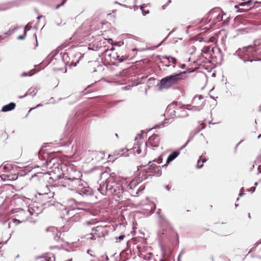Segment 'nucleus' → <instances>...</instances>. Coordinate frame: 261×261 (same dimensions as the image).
Instances as JSON below:
<instances>
[{
    "mask_svg": "<svg viewBox=\"0 0 261 261\" xmlns=\"http://www.w3.org/2000/svg\"><path fill=\"white\" fill-rule=\"evenodd\" d=\"M36 179L37 180L43 182L42 187L38 188L37 194L35 195L38 196V197L46 196L47 195V193H48L49 196H54V192H51L49 186L46 184V182H49V179H52V177L50 176L48 173H36L30 178V179Z\"/></svg>",
    "mask_w": 261,
    "mask_h": 261,
    "instance_id": "f257e3e1",
    "label": "nucleus"
},
{
    "mask_svg": "<svg viewBox=\"0 0 261 261\" xmlns=\"http://www.w3.org/2000/svg\"><path fill=\"white\" fill-rule=\"evenodd\" d=\"M186 73V71H182L179 73H174L163 77L157 84L159 90L161 91L164 89H168L173 85L177 84L180 81L184 79V75Z\"/></svg>",
    "mask_w": 261,
    "mask_h": 261,
    "instance_id": "f03ea898",
    "label": "nucleus"
},
{
    "mask_svg": "<svg viewBox=\"0 0 261 261\" xmlns=\"http://www.w3.org/2000/svg\"><path fill=\"white\" fill-rule=\"evenodd\" d=\"M236 55L245 63L252 62L253 60L251 57L257 56H261V51H259L255 47L249 45L243 48H239L236 51Z\"/></svg>",
    "mask_w": 261,
    "mask_h": 261,
    "instance_id": "7ed1b4c3",
    "label": "nucleus"
},
{
    "mask_svg": "<svg viewBox=\"0 0 261 261\" xmlns=\"http://www.w3.org/2000/svg\"><path fill=\"white\" fill-rule=\"evenodd\" d=\"M81 172L72 167L67 169L66 173H63V178L68 181L69 186H71L73 189L76 188L77 186H82V184H81Z\"/></svg>",
    "mask_w": 261,
    "mask_h": 261,
    "instance_id": "20e7f679",
    "label": "nucleus"
},
{
    "mask_svg": "<svg viewBox=\"0 0 261 261\" xmlns=\"http://www.w3.org/2000/svg\"><path fill=\"white\" fill-rule=\"evenodd\" d=\"M39 212H36L34 208H21L17 207V224L26 221L35 223L36 220H33V217H37Z\"/></svg>",
    "mask_w": 261,
    "mask_h": 261,
    "instance_id": "39448f33",
    "label": "nucleus"
},
{
    "mask_svg": "<svg viewBox=\"0 0 261 261\" xmlns=\"http://www.w3.org/2000/svg\"><path fill=\"white\" fill-rule=\"evenodd\" d=\"M109 192L119 199H122L124 190L120 181H116L112 177L109 178Z\"/></svg>",
    "mask_w": 261,
    "mask_h": 261,
    "instance_id": "423d86ee",
    "label": "nucleus"
},
{
    "mask_svg": "<svg viewBox=\"0 0 261 261\" xmlns=\"http://www.w3.org/2000/svg\"><path fill=\"white\" fill-rule=\"evenodd\" d=\"M37 153L39 159L42 161H44V163L41 165V166L51 169L53 168L54 166H57V167H55V168H58L59 165H56L55 163L56 159L54 158L50 159L47 153H42L41 151H39Z\"/></svg>",
    "mask_w": 261,
    "mask_h": 261,
    "instance_id": "0eeeda50",
    "label": "nucleus"
},
{
    "mask_svg": "<svg viewBox=\"0 0 261 261\" xmlns=\"http://www.w3.org/2000/svg\"><path fill=\"white\" fill-rule=\"evenodd\" d=\"M158 238L160 242H163L165 240L171 241L172 238H175L177 240V242L178 243L179 240L178 238V234L176 232L174 231L173 230H167L164 228H162L159 230Z\"/></svg>",
    "mask_w": 261,
    "mask_h": 261,
    "instance_id": "6e6552de",
    "label": "nucleus"
},
{
    "mask_svg": "<svg viewBox=\"0 0 261 261\" xmlns=\"http://www.w3.org/2000/svg\"><path fill=\"white\" fill-rule=\"evenodd\" d=\"M62 207H61V209L64 210L67 215L72 216L74 215V214L72 212L76 210H80L79 208L76 207V204H75V200L74 199H69L67 200V205H63L61 204Z\"/></svg>",
    "mask_w": 261,
    "mask_h": 261,
    "instance_id": "1a4fd4ad",
    "label": "nucleus"
},
{
    "mask_svg": "<svg viewBox=\"0 0 261 261\" xmlns=\"http://www.w3.org/2000/svg\"><path fill=\"white\" fill-rule=\"evenodd\" d=\"M80 186H77L76 188H77L76 192L82 196L84 198H88L89 196H91L93 195V191L89 187H83V188H80Z\"/></svg>",
    "mask_w": 261,
    "mask_h": 261,
    "instance_id": "9d476101",
    "label": "nucleus"
},
{
    "mask_svg": "<svg viewBox=\"0 0 261 261\" xmlns=\"http://www.w3.org/2000/svg\"><path fill=\"white\" fill-rule=\"evenodd\" d=\"M30 199L24 196H18L17 194V206L21 208H33L29 206Z\"/></svg>",
    "mask_w": 261,
    "mask_h": 261,
    "instance_id": "9b49d317",
    "label": "nucleus"
},
{
    "mask_svg": "<svg viewBox=\"0 0 261 261\" xmlns=\"http://www.w3.org/2000/svg\"><path fill=\"white\" fill-rule=\"evenodd\" d=\"M34 168L33 166L30 165L23 167L17 166V177L25 176L28 173L31 171Z\"/></svg>",
    "mask_w": 261,
    "mask_h": 261,
    "instance_id": "f8f14e48",
    "label": "nucleus"
},
{
    "mask_svg": "<svg viewBox=\"0 0 261 261\" xmlns=\"http://www.w3.org/2000/svg\"><path fill=\"white\" fill-rule=\"evenodd\" d=\"M234 8L237 10V12L239 13L247 11L250 9L246 2L239 3L234 6Z\"/></svg>",
    "mask_w": 261,
    "mask_h": 261,
    "instance_id": "ddd939ff",
    "label": "nucleus"
},
{
    "mask_svg": "<svg viewBox=\"0 0 261 261\" xmlns=\"http://www.w3.org/2000/svg\"><path fill=\"white\" fill-rule=\"evenodd\" d=\"M109 178H108L106 180L105 182L103 184H100L99 187L98 188V190L100 192V193L105 195L107 194V192H109Z\"/></svg>",
    "mask_w": 261,
    "mask_h": 261,
    "instance_id": "4468645a",
    "label": "nucleus"
},
{
    "mask_svg": "<svg viewBox=\"0 0 261 261\" xmlns=\"http://www.w3.org/2000/svg\"><path fill=\"white\" fill-rule=\"evenodd\" d=\"M179 150H174L172 151L168 156L166 161V163L162 166V167H164L167 166L170 162L174 160L179 154Z\"/></svg>",
    "mask_w": 261,
    "mask_h": 261,
    "instance_id": "2eb2a0df",
    "label": "nucleus"
},
{
    "mask_svg": "<svg viewBox=\"0 0 261 261\" xmlns=\"http://www.w3.org/2000/svg\"><path fill=\"white\" fill-rule=\"evenodd\" d=\"M47 193V195L46 196L38 197V196L35 195V197L38 199H40L42 201H46L48 203V205H54L55 202V200H53L54 196H50Z\"/></svg>",
    "mask_w": 261,
    "mask_h": 261,
    "instance_id": "dca6fc26",
    "label": "nucleus"
},
{
    "mask_svg": "<svg viewBox=\"0 0 261 261\" xmlns=\"http://www.w3.org/2000/svg\"><path fill=\"white\" fill-rule=\"evenodd\" d=\"M16 106V105L15 102H10L9 103L4 106L2 108L1 111L3 112H7L12 111L15 108Z\"/></svg>",
    "mask_w": 261,
    "mask_h": 261,
    "instance_id": "f3484780",
    "label": "nucleus"
},
{
    "mask_svg": "<svg viewBox=\"0 0 261 261\" xmlns=\"http://www.w3.org/2000/svg\"><path fill=\"white\" fill-rule=\"evenodd\" d=\"M1 180L11 181L16 179V174H14L12 175L4 174L0 176Z\"/></svg>",
    "mask_w": 261,
    "mask_h": 261,
    "instance_id": "a211bd4d",
    "label": "nucleus"
},
{
    "mask_svg": "<svg viewBox=\"0 0 261 261\" xmlns=\"http://www.w3.org/2000/svg\"><path fill=\"white\" fill-rule=\"evenodd\" d=\"M185 106L186 105H182L180 102H178L177 101H174L168 105L167 110L169 111L172 109H174L175 107H178L179 108L181 109Z\"/></svg>",
    "mask_w": 261,
    "mask_h": 261,
    "instance_id": "6ab92c4d",
    "label": "nucleus"
},
{
    "mask_svg": "<svg viewBox=\"0 0 261 261\" xmlns=\"http://www.w3.org/2000/svg\"><path fill=\"white\" fill-rule=\"evenodd\" d=\"M16 29V27H15L12 29H10L7 32L5 33L4 34L0 35V40H4L7 36H10L12 34L14 33Z\"/></svg>",
    "mask_w": 261,
    "mask_h": 261,
    "instance_id": "aec40b11",
    "label": "nucleus"
},
{
    "mask_svg": "<svg viewBox=\"0 0 261 261\" xmlns=\"http://www.w3.org/2000/svg\"><path fill=\"white\" fill-rule=\"evenodd\" d=\"M60 55L61 56L62 60L63 62L65 64L67 65L70 60L68 54L67 53H61Z\"/></svg>",
    "mask_w": 261,
    "mask_h": 261,
    "instance_id": "412c9836",
    "label": "nucleus"
},
{
    "mask_svg": "<svg viewBox=\"0 0 261 261\" xmlns=\"http://www.w3.org/2000/svg\"><path fill=\"white\" fill-rule=\"evenodd\" d=\"M110 56L114 59L116 60H118L119 61V62H122L124 61H125L126 58H125V57L123 56H120V55H118L117 54H116V55H110Z\"/></svg>",
    "mask_w": 261,
    "mask_h": 261,
    "instance_id": "4be33fe9",
    "label": "nucleus"
},
{
    "mask_svg": "<svg viewBox=\"0 0 261 261\" xmlns=\"http://www.w3.org/2000/svg\"><path fill=\"white\" fill-rule=\"evenodd\" d=\"M158 138V135L156 134H153L151 136L149 137L148 139V143L146 142L145 145L147 146L148 145V144H149V145H151V144H153L154 142L155 141L156 139H157Z\"/></svg>",
    "mask_w": 261,
    "mask_h": 261,
    "instance_id": "5701e85b",
    "label": "nucleus"
},
{
    "mask_svg": "<svg viewBox=\"0 0 261 261\" xmlns=\"http://www.w3.org/2000/svg\"><path fill=\"white\" fill-rule=\"evenodd\" d=\"M206 161L207 160L205 158H203L201 160V156H200L197 161V168L198 169L201 168L203 167V164L206 162Z\"/></svg>",
    "mask_w": 261,
    "mask_h": 261,
    "instance_id": "b1692460",
    "label": "nucleus"
},
{
    "mask_svg": "<svg viewBox=\"0 0 261 261\" xmlns=\"http://www.w3.org/2000/svg\"><path fill=\"white\" fill-rule=\"evenodd\" d=\"M45 257V261H55V256L54 254L47 253Z\"/></svg>",
    "mask_w": 261,
    "mask_h": 261,
    "instance_id": "393cba45",
    "label": "nucleus"
},
{
    "mask_svg": "<svg viewBox=\"0 0 261 261\" xmlns=\"http://www.w3.org/2000/svg\"><path fill=\"white\" fill-rule=\"evenodd\" d=\"M153 255L151 252H149L144 257V259L147 261H151L152 259L154 260Z\"/></svg>",
    "mask_w": 261,
    "mask_h": 261,
    "instance_id": "a878e982",
    "label": "nucleus"
},
{
    "mask_svg": "<svg viewBox=\"0 0 261 261\" xmlns=\"http://www.w3.org/2000/svg\"><path fill=\"white\" fill-rule=\"evenodd\" d=\"M34 74V73H32V71L29 72H24L21 74L20 76L21 77H26V76H31Z\"/></svg>",
    "mask_w": 261,
    "mask_h": 261,
    "instance_id": "bb28decb",
    "label": "nucleus"
},
{
    "mask_svg": "<svg viewBox=\"0 0 261 261\" xmlns=\"http://www.w3.org/2000/svg\"><path fill=\"white\" fill-rule=\"evenodd\" d=\"M247 4H248L250 8L251 9V7H253L255 6V4L258 3V2H254L253 0H248L246 1Z\"/></svg>",
    "mask_w": 261,
    "mask_h": 261,
    "instance_id": "cd10ccee",
    "label": "nucleus"
},
{
    "mask_svg": "<svg viewBox=\"0 0 261 261\" xmlns=\"http://www.w3.org/2000/svg\"><path fill=\"white\" fill-rule=\"evenodd\" d=\"M6 186L8 187V190L12 191V192H14V191L16 190L15 186L13 185L7 184Z\"/></svg>",
    "mask_w": 261,
    "mask_h": 261,
    "instance_id": "c85d7f7f",
    "label": "nucleus"
},
{
    "mask_svg": "<svg viewBox=\"0 0 261 261\" xmlns=\"http://www.w3.org/2000/svg\"><path fill=\"white\" fill-rule=\"evenodd\" d=\"M162 256L163 258L161 259L160 261H169V256L167 255L164 252H162Z\"/></svg>",
    "mask_w": 261,
    "mask_h": 261,
    "instance_id": "c756f323",
    "label": "nucleus"
},
{
    "mask_svg": "<svg viewBox=\"0 0 261 261\" xmlns=\"http://www.w3.org/2000/svg\"><path fill=\"white\" fill-rule=\"evenodd\" d=\"M160 217L162 220V222L163 223H165L167 224L168 225H170V223L169 221L166 219L165 217H164L163 215L160 216Z\"/></svg>",
    "mask_w": 261,
    "mask_h": 261,
    "instance_id": "7c9ffc66",
    "label": "nucleus"
},
{
    "mask_svg": "<svg viewBox=\"0 0 261 261\" xmlns=\"http://www.w3.org/2000/svg\"><path fill=\"white\" fill-rule=\"evenodd\" d=\"M186 109L188 110L192 111H200L201 109V108H199V107H196V106H193L191 108H186Z\"/></svg>",
    "mask_w": 261,
    "mask_h": 261,
    "instance_id": "2f4dec72",
    "label": "nucleus"
},
{
    "mask_svg": "<svg viewBox=\"0 0 261 261\" xmlns=\"http://www.w3.org/2000/svg\"><path fill=\"white\" fill-rule=\"evenodd\" d=\"M85 238L87 240H95L96 239L95 236L92 233H90V234H87L85 236Z\"/></svg>",
    "mask_w": 261,
    "mask_h": 261,
    "instance_id": "473e14b6",
    "label": "nucleus"
},
{
    "mask_svg": "<svg viewBox=\"0 0 261 261\" xmlns=\"http://www.w3.org/2000/svg\"><path fill=\"white\" fill-rule=\"evenodd\" d=\"M182 112L184 113V114L182 115L177 116V117L184 118L189 116V114L185 112V110H184Z\"/></svg>",
    "mask_w": 261,
    "mask_h": 261,
    "instance_id": "72a5a7b5",
    "label": "nucleus"
},
{
    "mask_svg": "<svg viewBox=\"0 0 261 261\" xmlns=\"http://www.w3.org/2000/svg\"><path fill=\"white\" fill-rule=\"evenodd\" d=\"M153 173L158 176H160L162 174V171L160 169H158L157 170L154 169V172Z\"/></svg>",
    "mask_w": 261,
    "mask_h": 261,
    "instance_id": "f704fd0d",
    "label": "nucleus"
},
{
    "mask_svg": "<svg viewBox=\"0 0 261 261\" xmlns=\"http://www.w3.org/2000/svg\"><path fill=\"white\" fill-rule=\"evenodd\" d=\"M127 37V38H130V39H135V40H137V37L134 36V35H133L132 34H127L125 35Z\"/></svg>",
    "mask_w": 261,
    "mask_h": 261,
    "instance_id": "c9c22d12",
    "label": "nucleus"
},
{
    "mask_svg": "<svg viewBox=\"0 0 261 261\" xmlns=\"http://www.w3.org/2000/svg\"><path fill=\"white\" fill-rule=\"evenodd\" d=\"M144 171L145 173H153L154 172V170L151 168V167L149 166L147 169H144Z\"/></svg>",
    "mask_w": 261,
    "mask_h": 261,
    "instance_id": "e433bc0d",
    "label": "nucleus"
},
{
    "mask_svg": "<svg viewBox=\"0 0 261 261\" xmlns=\"http://www.w3.org/2000/svg\"><path fill=\"white\" fill-rule=\"evenodd\" d=\"M36 93H37V90L35 88L32 92H31L30 93H28L25 95H32L33 96H34L35 95H36Z\"/></svg>",
    "mask_w": 261,
    "mask_h": 261,
    "instance_id": "4c0bfd02",
    "label": "nucleus"
},
{
    "mask_svg": "<svg viewBox=\"0 0 261 261\" xmlns=\"http://www.w3.org/2000/svg\"><path fill=\"white\" fill-rule=\"evenodd\" d=\"M210 51V48L208 47H205L202 49V53L207 54Z\"/></svg>",
    "mask_w": 261,
    "mask_h": 261,
    "instance_id": "58836bf2",
    "label": "nucleus"
},
{
    "mask_svg": "<svg viewBox=\"0 0 261 261\" xmlns=\"http://www.w3.org/2000/svg\"><path fill=\"white\" fill-rule=\"evenodd\" d=\"M170 60H171L170 62H171L174 64L173 67H175V65H176V64L177 63L176 59L175 58H174V57H171Z\"/></svg>",
    "mask_w": 261,
    "mask_h": 261,
    "instance_id": "ea45409f",
    "label": "nucleus"
},
{
    "mask_svg": "<svg viewBox=\"0 0 261 261\" xmlns=\"http://www.w3.org/2000/svg\"><path fill=\"white\" fill-rule=\"evenodd\" d=\"M26 34H27V33H25V32H24V33L23 35H20L18 37H17V39L23 40L26 36Z\"/></svg>",
    "mask_w": 261,
    "mask_h": 261,
    "instance_id": "a19ab883",
    "label": "nucleus"
},
{
    "mask_svg": "<svg viewBox=\"0 0 261 261\" xmlns=\"http://www.w3.org/2000/svg\"><path fill=\"white\" fill-rule=\"evenodd\" d=\"M31 28L32 27L31 25H30L29 24H27L25 26L24 28V32H25V33H27L28 31L31 30Z\"/></svg>",
    "mask_w": 261,
    "mask_h": 261,
    "instance_id": "79ce46f5",
    "label": "nucleus"
},
{
    "mask_svg": "<svg viewBox=\"0 0 261 261\" xmlns=\"http://www.w3.org/2000/svg\"><path fill=\"white\" fill-rule=\"evenodd\" d=\"M42 106V105L41 103H39V104H38L36 107L31 108V109L29 111V112H28L27 114L26 115V116H27L29 115V114L31 112V111L32 110H34V109H36V108H37L40 107H41V106Z\"/></svg>",
    "mask_w": 261,
    "mask_h": 261,
    "instance_id": "37998d69",
    "label": "nucleus"
},
{
    "mask_svg": "<svg viewBox=\"0 0 261 261\" xmlns=\"http://www.w3.org/2000/svg\"><path fill=\"white\" fill-rule=\"evenodd\" d=\"M163 159L161 156H160L158 159H155L153 162H156L158 164H160L162 162Z\"/></svg>",
    "mask_w": 261,
    "mask_h": 261,
    "instance_id": "c03bdc74",
    "label": "nucleus"
},
{
    "mask_svg": "<svg viewBox=\"0 0 261 261\" xmlns=\"http://www.w3.org/2000/svg\"><path fill=\"white\" fill-rule=\"evenodd\" d=\"M190 141V139H189L187 142L186 143L183 145L182 146L180 149H179V150H182L184 148H185L187 145L188 144H189V142Z\"/></svg>",
    "mask_w": 261,
    "mask_h": 261,
    "instance_id": "a18cd8bd",
    "label": "nucleus"
},
{
    "mask_svg": "<svg viewBox=\"0 0 261 261\" xmlns=\"http://www.w3.org/2000/svg\"><path fill=\"white\" fill-rule=\"evenodd\" d=\"M256 189V188L254 187H252L250 188V189H248V191L249 192H251V193H253L255 192Z\"/></svg>",
    "mask_w": 261,
    "mask_h": 261,
    "instance_id": "49530a36",
    "label": "nucleus"
},
{
    "mask_svg": "<svg viewBox=\"0 0 261 261\" xmlns=\"http://www.w3.org/2000/svg\"><path fill=\"white\" fill-rule=\"evenodd\" d=\"M244 194V188H243V187H242V188L240 189V192H239V197H241V196H242Z\"/></svg>",
    "mask_w": 261,
    "mask_h": 261,
    "instance_id": "de8ad7c7",
    "label": "nucleus"
},
{
    "mask_svg": "<svg viewBox=\"0 0 261 261\" xmlns=\"http://www.w3.org/2000/svg\"><path fill=\"white\" fill-rule=\"evenodd\" d=\"M124 238H125V235L124 234H121L120 236H119L118 237H116V239H118L120 241L123 240V239Z\"/></svg>",
    "mask_w": 261,
    "mask_h": 261,
    "instance_id": "09e8293b",
    "label": "nucleus"
},
{
    "mask_svg": "<svg viewBox=\"0 0 261 261\" xmlns=\"http://www.w3.org/2000/svg\"><path fill=\"white\" fill-rule=\"evenodd\" d=\"M71 142L68 141V142H66L65 144H63L61 145L62 146H65V147H69V146L71 145Z\"/></svg>",
    "mask_w": 261,
    "mask_h": 261,
    "instance_id": "8fccbe9b",
    "label": "nucleus"
},
{
    "mask_svg": "<svg viewBox=\"0 0 261 261\" xmlns=\"http://www.w3.org/2000/svg\"><path fill=\"white\" fill-rule=\"evenodd\" d=\"M151 168H152L153 170H154V169H155L156 168H158L159 167L157 166L155 164H153V163H152L149 166Z\"/></svg>",
    "mask_w": 261,
    "mask_h": 261,
    "instance_id": "3c124183",
    "label": "nucleus"
},
{
    "mask_svg": "<svg viewBox=\"0 0 261 261\" xmlns=\"http://www.w3.org/2000/svg\"><path fill=\"white\" fill-rule=\"evenodd\" d=\"M171 56H163V58H165V59L168 60V63L170 62V59H171Z\"/></svg>",
    "mask_w": 261,
    "mask_h": 261,
    "instance_id": "603ef678",
    "label": "nucleus"
},
{
    "mask_svg": "<svg viewBox=\"0 0 261 261\" xmlns=\"http://www.w3.org/2000/svg\"><path fill=\"white\" fill-rule=\"evenodd\" d=\"M174 31V30H172V31H171L168 35L166 36V37L163 40L162 42L165 41L170 36V35Z\"/></svg>",
    "mask_w": 261,
    "mask_h": 261,
    "instance_id": "864d4df0",
    "label": "nucleus"
},
{
    "mask_svg": "<svg viewBox=\"0 0 261 261\" xmlns=\"http://www.w3.org/2000/svg\"><path fill=\"white\" fill-rule=\"evenodd\" d=\"M149 13V10H144L142 12V15L143 16H145L146 15L148 14Z\"/></svg>",
    "mask_w": 261,
    "mask_h": 261,
    "instance_id": "5fc2aeb1",
    "label": "nucleus"
},
{
    "mask_svg": "<svg viewBox=\"0 0 261 261\" xmlns=\"http://www.w3.org/2000/svg\"><path fill=\"white\" fill-rule=\"evenodd\" d=\"M163 126V125L162 124H160L159 125H156L154 127H152L151 128H150L148 131L150 130L151 129H153V128H161Z\"/></svg>",
    "mask_w": 261,
    "mask_h": 261,
    "instance_id": "6e6d98bb",
    "label": "nucleus"
},
{
    "mask_svg": "<svg viewBox=\"0 0 261 261\" xmlns=\"http://www.w3.org/2000/svg\"><path fill=\"white\" fill-rule=\"evenodd\" d=\"M253 59H252L253 61H258L261 60V58L257 57L256 56H255L254 57H253Z\"/></svg>",
    "mask_w": 261,
    "mask_h": 261,
    "instance_id": "4d7b16f0",
    "label": "nucleus"
},
{
    "mask_svg": "<svg viewBox=\"0 0 261 261\" xmlns=\"http://www.w3.org/2000/svg\"><path fill=\"white\" fill-rule=\"evenodd\" d=\"M152 147H158L159 146V143H153L150 145Z\"/></svg>",
    "mask_w": 261,
    "mask_h": 261,
    "instance_id": "13d9d810",
    "label": "nucleus"
},
{
    "mask_svg": "<svg viewBox=\"0 0 261 261\" xmlns=\"http://www.w3.org/2000/svg\"><path fill=\"white\" fill-rule=\"evenodd\" d=\"M216 10H218V11H220V10L219 9H213V10H211L210 12H209V14H212Z\"/></svg>",
    "mask_w": 261,
    "mask_h": 261,
    "instance_id": "bf43d9fd",
    "label": "nucleus"
},
{
    "mask_svg": "<svg viewBox=\"0 0 261 261\" xmlns=\"http://www.w3.org/2000/svg\"><path fill=\"white\" fill-rule=\"evenodd\" d=\"M8 240H7V241H6L5 242H3V241L0 242V248H1L2 245L7 243Z\"/></svg>",
    "mask_w": 261,
    "mask_h": 261,
    "instance_id": "052dcab7",
    "label": "nucleus"
},
{
    "mask_svg": "<svg viewBox=\"0 0 261 261\" xmlns=\"http://www.w3.org/2000/svg\"><path fill=\"white\" fill-rule=\"evenodd\" d=\"M122 100H116V101H114L113 102V105H117L118 104V103L121 102Z\"/></svg>",
    "mask_w": 261,
    "mask_h": 261,
    "instance_id": "680f3d73",
    "label": "nucleus"
},
{
    "mask_svg": "<svg viewBox=\"0 0 261 261\" xmlns=\"http://www.w3.org/2000/svg\"><path fill=\"white\" fill-rule=\"evenodd\" d=\"M144 7H145V5H142L140 6V9L142 12L144 10Z\"/></svg>",
    "mask_w": 261,
    "mask_h": 261,
    "instance_id": "e2e57ef3",
    "label": "nucleus"
},
{
    "mask_svg": "<svg viewBox=\"0 0 261 261\" xmlns=\"http://www.w3.org/2000/svg\"><path fill=\"white\" fill-rule=\"evenodd\" d=\"M255 248L256 247L254 246V247H252V248H251L248 252V253H250V252L253 251L254 250H255Z\"/></svg>",
    "mask_w": 261,
    "mask_h": 261,
    "instance_id": "0e129e2a",
    "label": "nucleus"
},
{
    "mask_svg": "<svg viewBox=\"0 0 261 261\" xmlns=\"http://www.w3.org/2000/svg\"><path fill=\"white\" fill-rule=\"evenodd\" d=\"M136 151H137L138 154H140L141 152V149L139 147H138V148L137 149Z\"/></svg>",
    "mask_w": 261,
    "mask_h": 261,
    "instance_id": "69168bd1",
    "label": "nucleus"
},
{
    "mask_svg": "<svg viewBox=\"0 0 261 261\" xmlns=\"http://www.w3.org/2000/svg\"><path fill=\"white\" fill-rule=\"evenodd\" d=\"M180 67L182 69H184L186 67V64H182L180 65Z\"/></svg>",
    "mask_w": 261,
    "mask_h": 261,
    "instance_id": "338daca9",
    "label": "nucleus"
},
{
    "mask_svg": "<svg viewBox=\"0 0 261 261\" xmlns=\"http://www.w3.org/2000/svg\"><path fill=\"white\" fill-rule=\"evenodd\" d=\"M261 243V241H258L255 244L254 246L256 247L259 244Z\"/></svg>",
    "mask_w": 261,
    "mask_h": 261,
    "instance_id": "774afa93",
    "label": "nucleus"
}]
</instances>
